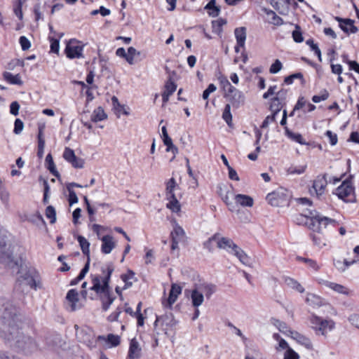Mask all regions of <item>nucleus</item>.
<instances>
[{
  "label": "nucleus",
  "instance_id": "nucleus-1",
  "mask_svg": "<svg viewBox=\"0 0 359 359\" xmlns=\"http://www.w3.org/2000/svg\"><path fill=\"white\" fill-rule=\"evenodd\" d=\"M0 336L5 342L17 352L31 354L38 349V345L31 337L20 330L15 320V309L5 299L0 302Z\"/></svg>",
  "mask_w": 359,
  "mask_h": 359
},
{
  "label": "nucleus",
  "instance_id": "nucleus-2",
  "mask_svg": "<svg viewBox=\"0 0 359 359\" xmlns=\"http://www.w3.org/2000/svg\"><path fill=\"white\" fill-rule=\"evenodd\" d=\"M114 269V268L112 264H108L106 267L102 268V272L104 275V277L101 278L100 276H95L92 278L93 286L90 287V290L95 291L98 294H103L101 296V300L104 311H107L114 300V298L110 295L109 288V280Z\"/></svg>",
  "mask_w": 359,
  "mask_h": 359
},
{
  "label": "nucleus",
  "instance_id": "nucleus-3",
  "mask_svg": "<svg viewBox=\"0 0 359 359\" xmlns=\"http://www.w3.org/2000/svg\"><path fill=\"white\" fill-rule=\"evenodd\" d=\"M308 217H310L309 227L313 231H315L311 234L313 243L319 248L325 246V239L319 232L320 230V226L323 225L324 227H326L328 224H332L333 226H335L337 222L331 218L323 217L316 213L314 214L311 212Z\"/></svg>",
  "mask_w": 359,
  "mask_h": 359
},
{
  "label": "nucleus",
  "instance_id": "nucleus-4",
  "mask_svg": "<svg viewBox=\"0 0 359 359\" xmlns=\"http://www.w3.org/2000/svg\"><path fill=\"white\" fill-rule=\"evenodd\" d=\"M8 232L0 227V262L13 268L18 267V263L13 256L12 245L8 241Z\"/></svg>",
  "mask_w": 359,
  "mask_h": 359
},
{
  "label": "nucleus",
  "instance_id": "nucleus-5",
  "mask_svg": "<svg viewBox=\"0 0 359 359\" xmlns=\"http://www.w3.org/2000/svg\"><path fill=\"white\" fill-rule=\"evenodd\" d=\"M18 282L20 285H28L34 290L43 287L41 277L36 271L21 266L18 271Z\"/></svg>",
  "mask_w": 359,
  "mask_h": 359
},
{
  "label": "nucleus",
  "instance_id": "nucleus-6",
  "mask_svg": "<svg viewBox=\"0 0 359 359\" xmlns=\"http://www.w3.org/2000/svg\"><path fill=\"white\" fill-rule=\"evenodd\" d=\"M309 320L311 327L316 332V334L326 336L328 332L334 330L335 323L332 319H323L314 313H312Z\"/></svg>",
  "mask_w": 359,
  "mask_h": 359
},
{
  "label": "nucleus",
  "instance_id": "nucleus-7",
  "mask_svg": "<svg viewBox=\"0 0 359 359\" xmlns=\"http://www.w3.org/2000/svg\"><path fill=\"white\" fill-rule=\"evenodd\" d=\"M177 323V322L174 318L172 314L168 313L161 316H157L154 325L155 328L158 326H161L164 333L168 334V332L175 328Z\"/></svg>",
  "mask_w": 359,
  "mask_h": 359
},
{
  "label": "nucleus",
  "instance_id": "nucleus-8",
  "mask_svg": "<svg viewBox=\"0 0 359 359\" xmlns=\"http://www.w3.org/2000/svg\"><path fill=\"white\" fill-rule=\"evenodd\" d=\"M83 45L81 41L76 39H71L67 43L65 52L69 59L83 57Z\"/></svg>",
  "mask_w": 359,
  "mask_h": 359
},
{
  "label": "nucleus",
  "instance_id": "nucleus-9",
  "mask_svg": "<svg viewBox=\"0 0 359 359\" xmlns=\"http://www.w3.org/2000/svg\"><path fill=\"white\" fill-rule=\"evenodd\" d=\"M353 193V187L351 180H344L342 184L335 189L334 194L345 202L349 201L346 198Z\"/></svg>",
  "mask_w": 359,
  "mask_h": 359
},
{
  "label": "nucleus",
  "instance_id": "nucleus-10",
  "mask_svg": "<svg viewBox=\"0 0 359 359\" xmlns=\"http://www.w3.org/2000/svg\"><path fill=\"white\" fill-rule=\"evenodd\" d=\"M266 200L273 206H281L287 201V195L284 190L279 189L269 194Z\"/></svg>",
  "mask_w": 359,
  "mask_h": 359
},
{
  "label": "nucleus",
  "instance_id": "nucleus-11",
  "mask_svg": "<svg viewBox=\"0 0 359 359\" xmlns=\"http://www.w3.org/2000/svg\"><path fill=\"white\" fill-rule=\"evenodd\" d=\"M327 184L326 175L318 176L313 181L312 189L310 190L311 194H313L314 193L317 197L321 196L325 192Z\"/></svg>",
  "mask_w": 359,
  "mask_h": 359
},
{
  "label": "nucleus",
  "instance_id": "nucleus-12",
  "mask_svg": "<svg viewBox=\"0 0 359 359\" xmlns=\"http://www.w3.org/2000/svg\"><path fill=\"white\" fill-rule=\"evenodd\" d=\"M184 293L187 296L190 295L193 306L198 308L202 305L204 301V295L196 285L192 290H186Z\"/></svg>",
  "mask_w": 359,
  "mask_h": 359
},
{
  "label": "nucleus",
  "instance_id": "nucleus-13",
  "mask_svg": "<svg viewBox=\"0 0 359 359\" xmlns=\"http://www.w3.org/2000/svg\"><path fill=\"white\" fill-rule=\"evenodd\" d=\"M66 300L69 306V309L71 311H74L76 309L81 308V304H79V293L75 289H72L68 291Z\"/></svg>",
  "mask_w": 359,
  "mask_h": 359
},
{
  "label": "nucleus",
  "instance_id": "nucleus-14",
  "mask_svg": "<svg viewBox=\"0 0 359 359\" xmlns=\"http://www.w3.org/2000/svg\"><path fill=\"white\" fill-rule=\"evenodd\" d=\"M182 287L176 283H173L171 285L169 297L167 299L163 300L162 304L165 307L170 308L172 305L176 302L178 296L182 292Z\"/></svg>",
  "mask_w": 359,
  "mask_h": 359
},
{
  "label": "nucleus",
  "instance_id": "nucleus-15",
  "mask_svg": "<svg viewBox=\"0 0 359 359\" xmlns=\"http://www.w3.org/2000/svg\"><path fill=\"white\" fill-rule=\"evenodd\" d=\"M320 283L325 285V287L330 288L334 292L348 296L351 294V290L346 286L340 285L336 283L330 282L328 280H322Z\"/></svg>",
  "mask_w": 359,
  "mask_h": 359
},
{
  "label": "nucleus",
  "instance_id": "nucleus-16",
  "mask_svg": "<svg viewBox=\"0 0 359 359\" xmlns=\"http://www.w3.org/2000/svg\"><path fill=\"white\" fill-rule=\"evenodd\" d=\"M339 23L340 28L346 33L355 34L358 29L353 25L354 21L351 19H342L339 17L335 18Z\"/></svg>",
  "mask_w": 359,
  "mask_h": 359
},
{
  "label": "nucleus",
  "instance_id": "nucleus-17",
  "mask_svg": "<svg viewBox=\"0 0 359 359\" xmlns=\"http://www.w3.org/2000/svg\"><path fill=\"white\" fill-rule=\"evenodd\" d=\"M230 102L229 104L233 108L238 109L245 103V95L241 91L236 92V93L226 97Z\"/></svg>",
  "mask_w": 359,
  "mask_h": 359
},
{
  "label": "nucleus",
  "instance_id": "nucleus-18",
  "mask_svg": "<svg viewBox=\"0 0 359 359\" xmlns=\"http://www.w3.org/2000/svg\"><path fill=\"white\" fill-rule=\"evenodd\" d=\"M101 251L104 254H109L116 247V243L114 241L113 237L109 235L104 236L102 238Z\"/></svg>",
  "mask_w": 359,
  "mask_h": 359
},
{
  "label": "nucleus",
  "instance_id": "nucleus-19",
  "mask_svg": "<svg viewBox=\"0 0 359 359\" xmlns=\"http://www.w3.org/2000/svg\"><path fill=\"white\" fill-rule=\"evenodd\" d=\"M230 253L236 256L243 264L250 266V258L237 245L234 246V248L231 251H230Z\"/></svg>",
  "mask_w": 359,
  "mask_h": 359
},
{
  "label": "nucleus",
  "instance_id": "nucleus-20",
  "mask_svg": "<svg viewBox=\"0 0 359 359\" xmlns=\"http://www.w3.org/2000/svg\"><path fill=\"white\" fill-rule=\"evenodd\" d=\"M290 337L297 341L299 344L304 346L308 349H312L313 345L311 340L306 336L297 331L290 332Z\"/></svg>",
  "mask_w": 359,
  "mask_h": 359
},
{
  "label": "nucleus",
  "instance_id": "nucleus-21",
  "mask_svg": "<svg viewBox=\"0 0 359 359\" xmlns=\"http://www.w3.org/2000/svg\"><path fill=\"white\" fill-rule=\"evenodd\" d=\"M141 351L142 349L139 343L135 339H133L130 343L128 357L130 359H139L141 356Z\"/></svg>",
  "mask_w": 359,
  "mask_h": 359
},
{
  "label": "nucleus",
  "instance_id": "nucleus-22",
  "mask_svg": "<svg viewBox=\"0 0 359 359\" xmlns=\"http://www.w3.org/2000/svg\"><path fill=\"white\" fill-rule=\"evenodd\" d=\"M171 240L182 241L185 238V231L181 226L174 222L173 229L170 233Z\"/></svg>",
  "mask_w": 359,
  "mask_h": 359
},
{
  "label": "nucleus",
  "instance_id": "nucleus-23",
  "mask_svg": "<svg viewBox=\"0 0 359 359\" xmlns=\"http://www.w3.org/2000/svg\"><path fill=\"white\" fill-rule=\"evenodd\" d=\"M234 34L238 45L241 46V48H244L247 37L246 28L245 27L236 28L234 30Z\"/></svg>",
  "mask_w": 359,
  "mask_h": 359
},
{
  "label": "nucleus",
  "instance_id": "nucleus-24",
  "mask_svg": "<svg viewBox=\"0 0 359 359\" xmlns=\"http://www.w3.org/2000/svg\"><path fill=\"white\" fill-rule=\"evenodd\" d=\"M285 95V91L280 90L278 92V97L273 99L271 104V110L273 111V114L277 115L281 109V102L280 98H282Z\"/></svg>",
  "mask_w": 359,
  "mask_h": 359
},
{
  "label": "nucleus",
  "instance_id": "nucleus-25",
  "mask_svg": "<svg viewBox=\"0 0 359 359\" xmlns=\"http://www.w3.org/2000/svg\"><path fill=\"white\" fill-rule=\"evenodd\" d=\"M179 189L176 180L172 177L165 182V196L166 198L175 196V191Z\"/></svg>",
  "mask_w": 359,
  "mask_h": 359
},
{
  "label": "nucleus",
  "instance_id": "nucleus-26",
  "mask_svg": "<svg viewBox=\"0 0 359 359\" xmlns=\"http://www.w3.org/2000/svg\"><path fill=\"white\" fill-rule=\"evenodd\" d=\"M235 201L237 204L243 207H252L254 204L252 198L245 194L236 195Z\"/></svg>",
  "mask_w": 359,
  "mask_h": 359
},
{
  "label": "nucleus",
  "instance_id": "nucleus-27",
  "mask_svg": "<svg viewBox=\"0 0 359 359\" xmlns=\"http://www.w3.org/2000/svg\"><path fill=\"white\" fill-rule=\"evenodd\" d=\"M271 322V324L274 325L280 332L286 334L287 336H290V332L293 331L287 326L285 323L280 321L278 319L272 318Z\"/></svg>",
  "mask_w": 359,
  "mask_h": 359
},
{
  "label": "nucleus",
  "instance_id": "nucleus-28",
  "mask_svg": "<svg viewBox=\"0 0 359 359\" xmlns=\"http://www.w3.org/2000/svg\"><path fill=\"white\" fill-rule=\"evenodd\" d=\"M236 244L233 241L228 238L222 237L217 241V247L220 249H224L228 250L229 252L231 251Z\"/></svg>",
  "mask_w": 359,
  "mask_h": 359
},
{
  "label": "nucleus",
  "instance_id": "nucleus-29",
  "mask_svg": "<svg viewBox=\"0 0 359 359\" xmlns=\"http://www.w3.org/2000/svg\"><path fill=\"white\" fill-rule=\"evenodd\" d=\"M196 285L201 291L203 294L205 295L208 299H209L211 295L216 291V286L212 284L202 283Z\"/></svg>",
  "mask_w": 359,
  "mask_h": 359
},
{
  "label": "nucleus",
  "instance_id": "nucleus-30",
  "mask_svg": "<svg viewBox=\"0 0 359 359\" xmlns=\"http://www.w3.org/2000/svg\"><path fill=\"white\" fill-rule=\"evenodd\" d=\"M307 168V164L304 163L302 165H291L289 168L286 169V174L287 175H302L305 172Z\"/></svg>",
  "mask_w": 359,
  "mask_h": 359
},
{
  "label": "nucleus",
  "instance_id": "nucleus-31",
  "mask_svg": "<svg viewBox=\"0 0 359 359\" xmlns=\"http://www.w3.org/2000/svg\"><path fill=\"white\" fill-rule=\"evenodd\" d=\"M306 302L311 306L320 307L323 305L322 299L314 294L308 293L306 297Z\"/></svg>",
  "mask_w": 359,
  "mask_h": 359
},
{
  "label": "nucleus",
  "instance_id": "nucleus-32",
  "mask_svg": "<svg viewBox=\"0 0 359 359\" xmlns=\"http://www.w3.org/2000/svg\"><path fill=\"white\" fill-rule=\"evenodd\" d=\"M4 79L11 84L19 85L22 84V81L20 74L13 75L8 72H5L3 74Z\"/></svg>",
  "mask_w": 359,
  "mask_h": 359
},
{
  "label": "nucleus",
  "instance_id": "nucleus-33",
  "mask_svg": "<svg viewBox=\"0 0 359 359\" xmlns=\"http://www.w3.org/2000/svg\"><path fill=\"white\" fill-rule=\"evenodd\" d=\"M45 140L43 137V126L39 127L38 133V156L42 157L44 153Z\"/></svg>",
  "mask_w": 359,
  "mask_h": 359
},
{
  "label": "nucleus",
  "instance_id": "nucleus-34",
  "mask_svg": "<svg viewBox=\"0 0 359 359\" xmlns=\"http://www.w3.org/2000/svg\"><path fill=\"white\" fill-rule=\"evenodd\" d=\"M107 117V116L104 109L101 107H99L93 111L90 118L92 121L97 123L106 119Z\"/></svg>",
  "mask_w": 359,
  "mask_h": 359
},
{
  "label": "nucleus",
  "instance_id": "nucleus-35",
  "mask_svg": "<svg viewBox=\"0 0 359 359\" xmlns=\"http://www.w3.org/2000/svg\"><path fill=\"white\" fill-rule=\"evenodd\" d=\"M204 8L208 10V14L213 18L218 16L220 12L219 8L216 6L215 0L210 1Z\"/></svg>",
  "mask_w": 359,
  "mask_h": 359
},
{
  "label": "nucleus",
  "instance_id": "nucleus-36",
  "mask_svg": "<svg viewBox=\"0 0 359 359\" xmlns=\"http://www.w3.org/2000/svg\"><path fill=\"white\" fill-rule=\"evenodd\" d=\"M166 198L169 201L166 205L168 209L173 212H178L180 211L181 205L176 196Z\"/></svg>",
  "mask_w": 359,
  "mask_h": 359
},
{
  "label": "nucleus",
  "instance_id": "nucleus-37",
  "mask_svg": "<svg viewBox=\"0 0 359 359\" xmlns=\"http://www.w3.org/2000/svg\"><path fill=\"white\" fill-rule=\"evenodd\" d=\"M121 278L125 283V285L123 289L126 290L132 286V280L135 279V273L132 271H128L127 273L122 274Z\"/></svg>",
  "mask_w": 359,
  "mask_h": 359
},
{
  "label": "nucleus",
  "instance_id": "nucleus-38",
  "mask_svg": "<svg viewBox=\"0 0 359 359\" xmlns=\"http://www.w3.org/2000/svg\"><path fill=\"white\" fill-rule=\"evenodd\" d=\"M355 262V260H353L351 262H348L346 259H344V261L334 260V265L338 271L344 272L346 270V269L348 266L353 264Z\"/></svg>",
  "mask_w": 359,
  "mask_h": 359
},
{
  "label": "nucleus",
  "instance_id": "nucleus-39",
  "mask_svg": "<svg viewBox=\"0 0 359 359\" xmlns=\"http://www.w3.org/2000/svg\"><path fill=\"white\" fill-rule=\"evenodd\" d=\"M88 270H89V259H88L87 263L86 264L84 267L82 269V270L81 271L79 276L76 278H75L71 280L70 285H75L78 284L82 279L84 278V277H85L86 274L88 273Z\"/></svg>",
  "mask_w": 359,
  "mask_h": 359
},
{
  "label": "nucleus",
  "instance_id": "nucleus-40",
  "mask_svg": "<svg viewBox=\"0 0 359 359\" xmlns=\"http://www.w3.org/2000/svg\"><path fill=\"white\" fill-rule=\"evenodd\" d=\"M46 161L48 163V169L49 170V171L55 177H58L60 176V174L56 170L55 163L53 160V157L50 154L46 156Z\"/></svg>",
  "mask_w": 359,
  "mask_h": 359
},
{
  "label": "nucleus",
  "instance_id": "nucleus-41",
  "mask_svg": "<svg viewBox=\"0 0 359 359\" xmlns=\"http://www.w3.org/2000/svg\"><path fill=\"white\" fill-rule=\"evenodd\" d=\"M78 241L79 243L83 253L84 255H86L87 256H89V242L82 236H78Z\"/></svg>",
  "mask_w": 359,
  "mask_h": 359
},
{
  "label": "nucleus",
  "instance_id": "nucleus-42",
  "mask_svg": "<svg viewBox=\"0 0 359 359\" xmlns=\"http://www.w3.org/2000/svg\"><path fill=\"white\" fill-rule=\"evenodd\" d=\"M226 24V20L222 18H219L217 20L212 21V29L215 33L218 34L222 32V26Z\"/></svg>",
  "mask_w": 359,
  "mask_h": 359
},
{
  "label": "nucleus",
  "instance_id": "nucleus-43",
  "mask_svg": "<svg viewBox=\"0 0 359 359\" xmlns=\"http://www.w3.org/2000/svg\"><path fill=\"white\" fill-rule=\"evenodd\" d=\"M163 142L167 147L166 151H171L174 154L178 152L177 148L172 144V140L169 136L163 137Z\"/></svg>",
  "mask_w": 359,
  "mask_h": 359
},
{
  "label": "nucleus",
  "instance_id": "nucleus-44",
  "mask_svg": "<svg viewBox=\"0 0 359 359\" xmlns=\"http://www.w3.org/2000/svg\"><path fill=\"white\" fill-rule=\"evenodd\" d=\"M176 89L177 85L174 83L171 78H169L165 84V90L163 93L171 95L176 90Z\"/></svg>",
  "mask_w": 359,
  "mask_h": 359
},
{
  "label": "nucleus",
  "instance_id": "nucleus-45",
  "mask_svg": "<svg viewBox=\"0 0 359 359\" xmlns=\"http://www.w3.org/2000/svg\"><path fill=\"white\" fill-rule=\"evenodd\" d=\"M222 118L226 121V123L230 126L232 121V115L231 114V104H226L225 105L223 114Z\"/></svg>",
  "mask_w": 359,
  "mask_h": 359
},
{
  "label": "nucleus",
  "instance_id": "nucleus-46",
  "mask_svg": "<svg viewBox=\"0 0 359 359\" xmlns=\"http://www.w3.org/2000/svg\"><path fill=\"white\" fill-rule=\"evenodd\" d=\"M10 194L5 187L0 185V200L7 205L9 202Z\"/></svg>",
  "mask_w": 359,
  "mask_h": 359
},
{
  "label": "nucleus",
  "instance_id": "nucleus-47",
  "mask_svg": "<svg viewBox=\"0 0 359 359\" xmlns=\"http://www.w3.org/2000/svg\"><path fill=\"white\" fill-rule=\"evenodd\" d=\"M46 216L50 219L51 224H54L56 221V211L54 207L48 205L46 209Z\"/></svg>",
  "mask_w": 359,
  "mask_h": 359
},
{
  "label": "nucleus",
  "instance_id": "nucleus-48",
  "mask_svg": "<svg viewBox=\"0 0 359 359\" xmlns=\"http://www.w3.org/2000/svg\"><path fill=\"white\" fill-rule=\"evenodd\" d=\"M299 260L304 262L309 267L317 271L320 268V264H318L316 261L309 258H299Z\"/></svg>",
  "mask_w": 359,
  "mask_h": 359
},
{
  "label": "nucleus",
  "instance_id": "nucleus-49",
  "mask_svg": "<svg viewBox=\"0 0 359 359\" xmlns=\"http://www.w3.org/2000/svg\"><path fill=\"white\" fill-rule=\"evenodd\" d=\"M136 55H140V53L137 51V50L133 47H129L128 48V52L126 53V61L130 65L134 64V57Z\"/></svg>",
  "mask_w": 359,
  "mask_h": 359
},
{
  "label": "nucleus",
  "instance_id": "nucleus-50",
  "mask_svg": "<svg viewBox=\"0 0 359 359\" xmlns=\"http://www.w3.org/2000/svg\"><path fill=\"white\" fill-rule=\"evenodd\" d=\"M286 283L289 286H290L293 289H295L299 292L302 293L304 292V288L303 287V286L296 280L293 278H287L286 279Z\"/></svg>",
  "mask_w": 359,
  "mask_h": 359
},
{
  "label": "nucleus",
  "instance_id": "nucleus-51",
  "mask_svg": "<svg viewBox=\"0 0 359 359\" xmlns=\"http://www.w3.org/2000/svg\"><path fill=\"white\" fill-rule=\"evenodd\" d=\"M286 133L287 136L292 139V140L301 144H306V142L304 140L302 135L299 133H294L288 130L287 128H285Z\"/></svg>",
  "mask_w": 359,
  "mask_h": 359
},
{
  "label": "nucleus",
  "instance_id": "nucleus-52",
  "mask_svg": "<svg viewBox=\"0 0 359 359\" xmlns=\"http://www.w3.org/2000/svg\"><path fill=\"white\" fill-rule=\"evenodd\" d=\"M306 43L310 46L311 49L314 51L315 54L318 56V58L320 62L322 61L321 57V51L320 48H318V45L314 43V41L312 39H309L306 41Z\"/></svg>",
  "mask_w": 359,
  "mask_h": 359
},
{
  "label": "nucleus",
  "instance_id": "nucleus-53",
  "mask_svg": "<svg viewBox=\"0 0 359 359\" xmlns=\"http://www.w3.org/2000/svg\"><path fill=\"white\" fill-rule=\"evenodd\" d=\"M292 38L297 43H301L304 41L300 27L298 25H296L295 29L292 32Z\"/></svg>",
  "mask_w": 359,
  "mask_h": 359
},
{
  "label": "nucleus",
  "instance_id": "nucleus-54",
  "mask_svg": "<svg viewBox=\"0 0 359 359\" xmlns=\"http://www.w3.org/2000/svg\"><path fill=\"white\" fill-rule=\"evenodd\" d=\"M329 97V93L327 90H324L320 95H313L312 100L315 103H318L321 101L326 100Z\"/></svg>",
  "mask_w": 359,
  "mask_h": 359
},
{
  "label": "nucleus",
  "instance_id": "nucleus-55",
  "mask_svg": "<svg viewBox=\"0 0 359 359\" xmlns=\"http://www.w3.org/2000/svg\"><path fill=\"white\" fill-rule=\"evenodd\" d=\"M348 322L359 330V313H352L348 317Z\"/></svg>",
  "mask_w": 359,
  "mask_h": 359
},
{
  "label": "nucleus",
  "instance_id": "nucleus-56",
  "mask_svg": "<svg viewBox=\"0 0 359 359\" xmlns=\"http://www.w3.org/2000/svg\"><path fill=\"white\" fill-rule=\"evenodd\" d=\"M283 67L282 63L279 60H276L269 69L271 74H276L281 70Z\"/></svg>",
  "mask_w": 359,
  "mask_h": 359
},
{
  "label": "nucleus",
  "instance_id": "nucleus-57",
  "mask_svg": "<svg viewBox=\"0 0 359 359\" xmlns=\"http://www.w3.org/2000/svg\"><path fill=\"white\" fill-rule=\"evenodd\" d=\"M76 156L75 154H74V150L68 148V147H66L65 151H64V153H63V158L69 163L71 162V161L72 159L74 158V157Z\"/></svg>",
  "mask_w": 359,
  "mask_h": 359
},
{
  "label": "nucleus",
  "instance_id": "nucleus-58",
  "mask_svg": "<svg viewBox=\"0 0 359 359\" xmlns=\"http://www.w3.org/2000/svg\"><path fill=\"white\" fill-rule=\"evenodd\" d=\"M23 128V122L20 118H17L15 121L13 133L16 135H19L22 131Z\"/></svg>",
  "mask_w": 359,
  "mask_h": 359
},
{
  "label": "nucleus",
  "instance_id": "nucleus-59",
  "mask_svg": "<svg viewBox=\"0 0 359 359\" xmlns=\"http://www.w3.org/2000/svg\"><path fill=\"white\" fill-rule=\"evenodd\" d=\"M266 14L268 15H272L273 23L274 25H280L283 24V19L280 17H279L278 15H277L274 11L270 10L266 12Z\"/></svg>",
  "mask_w": 359,
  "mask_h": 359
},
{
  "label": "nucleus",
  "instance_id": "nucleus-60",
  "mask_svg": "<svg viewBox=\"0 0 359 359\" xmlns=\"http://www.w3.org/2000/svg\"><path fill=\"white\" fill-rule=\"evenodd\" d=\"M68 191L69 205H72L73 204L78 203L79 199L75 191L72 189H70L69 187H68Z\"/></svg>",
  "mask_w": 359,
  "mask_h": 359
},
{
  "label": "nucleus",
  "instance_id": "nucleus-61",
  "mask_svg": "<svg viewBox=\"0 0 359 359\" xmlns=\"http://www.w3.org/2000/svg\"><path fill=\"white\" fill-rule=\"evenodd\" d=\"M19 42L23 50H28L31 46L30 41L24 36L20 37Z\"/></svg>",
  "mask_w": 359,
  "mask_h": 359
},
{
  "label": "nucleus",
  "instance_id": "nucleus-62",
  "mask_svg": "<svg viewBox=\"0 0 359 359\" xmlns=\"http://www.w3.org/2000/svg\"><path fill=\"white\" fill-rule=\"evenodd\" d=\"M22 0H18V4L14 7V13L15 15L20 19L22 20L23 18L22 11Z\"/></svg>",
  "mask_w": 359,
  "mask_h": 359
},
{
  "label": "nucleus",
  "instance_id": "nucleus-63",
  "mask_svg": "<svg viewBox=\"0 0 359 359\" xmlns=\"http://www.w3.org/2000/svg\"><path fill=\"white\" fill-rule=\"evenodd\" d=\"M299 355L292 348L286 350L284 354V359H299Z\"/></svg>",
  "mask_w": 359,
  "mask_h": 359
},
{
  "label": "nucleus",
  "instance_id": "nucleus-64",
  "mask_svg": "<svg viewBox=\"0 0 359 359\" xmlns=\"http://www.w3.org/2000/svg\"><path fill=\"white\" fill-rule=\"evenodd\" d=\"M217 88L213 83H210L203 93V98L207 100L210 93L215 92Z\"/></svg>",
  "mask_w": 359,
  "mask_h": 359
}]
</instances>
